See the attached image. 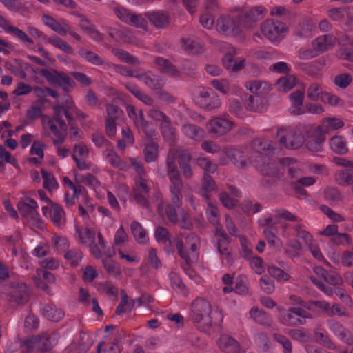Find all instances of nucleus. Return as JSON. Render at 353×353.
<instances>
[{"instance_id":"obj_1","label":"nucleus","mask_w":353,"mask_h":353,"mask_svg":"<svg viewBox=\"0 0 353 353\" xmlns=\"http://www.w3.org/2000/svg\"><path fill=\"white\" fill-rule=\"evenodd\" d=\"M223 152L239 168H243L248 162L263 175L276 176L278 174L276 160L280 150L272 141L258 139L244 148H224Z\"/></svg>"},{"instance_id":"obj_2","label":"nucleus","mask_w":353,"mask_h":353,"mask_svg":"<svg viewBox=\"0 0 353 353\" xmlns=\"http://www.w3.org/2000/svg\"><path fill=\"white\" fill-rule=\"evenodd\" d=\"M54 112L53 117L43 116L42 117V125L46 131H50L54 137L55 144L63 143L67 132V125L63 119L65 115L69 125H72V117L79 115L77 107L74 101L67 99L62 105H54L52 107Z\"/></svg>"},{"instance_id":"obj_3","label":"nucleus","mask_w":353,"mask_h":353,"mask_svg":"<svg viewBox=\"0 0 353 353\" xmlns=\"http://www.w3.org/2000/svg\"><path fill=\"white\" fill-rule=\"evenodd\" d=\"M178 152L174 148L170 150L167 158L168 175L170 180V192L171 194V201L177 208L182 205L183 181L177 169L176 161Z\"/></svg>"},{"instance_id":"obj_4","label":"nucleus","mask_w":353,"mask_h":353,"mask_svg":"<svg viewBox=\"0 0 353 353\" xmlns=\"http://www.w3.org/2000/svg\"><path fill=\"white\" fill-rule=\"evenodd\" d=\"M200 244L199 236L192 232L183 234L181 238L175 240L178 254L187 265H190L197 261Z\"/></svg>"},{"instance_id":"obj_5","label":"nucleus","mask_w":353,"mask_h":353,"mask_svg":"<svg viewBox=\"0 0 353 353\" xmlns=\"http://www.w3.org/2000/svg\"><path fill=\"white\" fill-rule=\"evenodd\" d=\"M212 306L210 303L203 298H197L192 303L189 318L194 323L198 324L199 329L208 332L212 325Z\"/></svg>"},{"instance_id":"obj_6","label":"nucleus","mask_w":353,"mask_h":353,"mask_svg":"<svg viewBox=\"0 0 353 353\" xmlns=\"http://www.w3.org/2000/svg\"><path fill=\"white\" fill-rule=\"evenodd\" d=\"M305 127L281 126L277 130L279 142L285 148L298 149L301 148L305 137L303 134Z\"/></svg>"},{"instance_id":"obj_7","label":"nucleus","mask_w":353,"mask_h":353,"mask_svg":"<svg viewBox=\"0 0 353 353\" xmlns=\"http://www.w3.org/2000/svg\"><path fill=\"white\" fill-rule=\"evenodd\" d=\"M21 216L34 229L43 230L44 223L40 219L38 212V205L35 200L29 197L21 199L17 205Z\"/></svg>"},{"instance_id":"obj_8","label":"nucleus","mask_w":353,"mask_h":353,"mask_svg":"<svg viewBox=\"0 0 353 353\" xmlns=\"http://www.w3.org/2000/svg\"><path fill=\"white\" fill-rule=\"evenodd\" d=\"M262 34L273 43L280 42L286 35L288 28L285 23L267 19L261 25Z\"/></svg>"},{"instance_id":"obj_9","label":"nucleus","mask_w":353,"mask_h":353,"mask_svg":"<svg viewBox=\"0 0 353 353\" xmlns=\"http://www.w3.org/2000/svg\"><path fill=\"white\" fill-rule=\"evenodd\" d=\"M312 312L319 313L323 312L328 316H350V312L339 303H333L332 305L324 300L313 301L312 303L308 305Z\"/></svg>"},{"instance_id":"obj_10","label":"nucleus","mask_w":353,"mask_h":353,"mask_svg":"<svg viewBox=\"0 0 353 353\" xmlns=\"http://www.w3.org/2000/svg\"><path fill=\"white\" fill-rule=\"evenodd\" d=\"M113 11L117 17L123 23L132 26L147 30V21L141 14H136L119 5L113 8Z\"/></svg>"},{"instance_id":"obj_11","label":"nucleus","mask_w":353,"mask_h":353,"mask_svg":"<svg viewBox=\"0 0 353 353\" xmlns=\"http://www.w3.org/2000/svg\"><path fill=\"white\" fill-rule=\"evenodd\" d=\"M34 72L43 76L51 85L61 86L65 91H69L74 84V81L68 76L54 70L42 68L34 70Z\"/></svg>"},{"instance_id":"obj_12","label":"nucleus","mask_w":353,"mask_h":353,"mask_svg":"<svg viewBox=\"0 0 353 353\" xmlns=\"http://www.w3.org/2000/svg\"><path fill=\"white\" fill-rule=\"evenodd\" d=\"M309 310L300 307H292L281 313L283 323L288 325L297 326L306 323L307 319H311L312 315Z\"/></svg>"},{"instance_id":"obj_13","label":"nucleus","mask_w":353,"mask_h":353,"mask_svg":"<svg viewBox=\"0 0 353 353\" xmlns=\"http://www.w3.org/2000/svg\"><path fill=\"white\" fill-rule=\"evenodd\" d=\"M126 111L129 118L132 120L138 130H142L148 138H151L154 134L155 130L152 124L145 120L142 110L137 112L134 105H128Z\"/></svg>"},{"instance_id":"obj_14","label":"nucleus","mask_w":353,"mask_h":353,"mask_svg":"<svg viewBox=\"0 0 353 353\" xmlns=\"http://www.w3.org/2000/svg\"><path fill=\"white\" fill-rule=\"evenodd\" d=\"M195 103L201 108L212 111L218 109L221 104L219 96L206 89H202L199 94L194 97Z\"/></svg>"},{"instance_id":"obj_15","label":"nucleus","mask_w":353,"mask_h":353,"mask_svg":"<svg viewBox=\"0 0 353 353\" xmlns=\"http://www.w3.org/2000/svg\"><path fill=\"white\" fill-rule=\"evenodd\" d=\"M266 12L262 6H256L239 14L237 21L239 24L244 28L252 27V23L261 19Z\"/></svg>"},{"instance_id":"obj_16","label":"nucleus","mask_w":353,"mask_h":353,"mask_svg":"<svg viewBox=\"0 0 353 353\" xmlns=\"http://www.w3.org/2000/svg\"><path fill=\"white\" fill-rule=\"evenodd\" d=\"M234 126L235 123L228 118L216 117L208 121L207 129L210 134L220 137L230 132Z\"/></svg>"},{"instance_id":"obj_17","label":"nucleus","mask_w":353,"mask_h":353,"mask_svg":"<svg viewBox=\"0 0 353 353\" xmlns=\"http://www.w3.org/2000/svg\"><path fill=\"white\" fill-rule=\"evenodd\" d=\"M150 187L148 181L139 175L135 179V184L132 190V200L141 206L147 207L148 201L146 195L150 192Z\"/></svg>"},{"instance_id":"obj_18","label":"nucleus","mask_w":353,"mask_h":353,"mask_svg":"<svg viewBox=\"0 0 353 353\" xmlns=\"http://www.w3.org/2000/svg\"><path fill=\"white\" fill-rule=\"evenodd\" d=\"M306 146L310 151L318 152L321 150V145L325 140V137L320 129L314 128L312 125L305 127Z\"/></svg>"},{"instance_id":"obj_19","label":"nucleus","mask_w":353,"mask_h":353,"mask_svg":"<svg viewBox=\"0 0 353 353\" xmlns=\"http://www.w3.org/2000/svg\"><path fill=\"white\" fill-rule=\"evenodd\" d=\"M223 46L228 50L222 59L223 65L225 68L232 72H237L243 69L245 65V60L240 58L234 59L236 52L231 45L223 43Z\"/></svg>"},{"instance_id":"obj_20","label":"nucleus","mask_w":353,"mask_h":353,"mask_svg":"<svg viewBox=\"0 0 353 353\" xmlns=\"http://www.w3.org/2000/svg\"><path fill=\"white\" fill-rule=\"evenodd\" d=\"M0 28L7 34L16 37L26 46L33 44V40L21 29L11 25L10 22L0 14Z\"/></svg>"},{"instance_id":"obj_21","label":"nucleus","mask_w":353,"mask_h":353,"mask_svg":"<svg viewBox=\"0 0 353 353\" xmlns=\"http://www.w3.org/2000/svg\"><path fill=\"white\" fill-rule=\"evenodd\" d=\"M108 34L119 43H131L137 46L140 44V41L136 37L134 33L128 28H111Z\"/></svg>"},{"instance_id":"obj_22","label":"nucleus","mask_w":353,"mask_h":353,"mask_svg":"<svg viewBox=\"0 0 353 353\" xmlns=\"http://www.w3.org/2000/svg\"><path fill=\"white\" fill-rule=\"evenodd\" d=\"M328 17L334 21L345 22L346 26L353 24V8L344 6L339 8H332L327 10Z\"/></svg>"},{"instance_id":"obj_23","label":"nucleus","mask_w":353,"mask_h":353,"mask_svg":"<svg viewBox=\"0 0 353 353\" xmlns=\"http://www.w3.org/2000/svg\"><path fill=\"white\" fill-rule=\"evenodd\" d=\"M281 219L293 221H296L297 217L288 210H276L274 217L265 214L259 219L258 223L261 226H268L272 223H279Z\"/></svg>"},{"instance_id":"obj_24","label":"nucleus","mask_w":353,"mask_h":353,"mask_svg":"<svg viewBox=\"0 0 353 353\" xmlns=\"http://www.w3.org/2000/svg\"><path fill=\"white\" fill-rule=\"evenodd\" d=\"M42 214L44 216L49 214V217L52 223L58 228H61L65 223V212L63 209L54 203H51L50 208L48 206L42 207Z\"/></svg>"},{"instance_id":"obj_25","label":"nucleus","mask_w":353,"mask_h":353,"mask_svg":"<svg viewBox=\"0 0 353 353\" xmlns=\"http://www.w3.org/2000/svg\"><path fill=\"white\" fill-rule=\"evenodd\" d=\"M144 15L157 28H165L170 24V17L163 10L148 11L145 12Z\"/></svg>"},{"instance_id":"obj_26","label":"nucleus","mask_w":353,"mask_h":353,"mask_svg":"<svg viewBox=\"0 0 353 353\" xmlns=\"http://www.w3.org/2000/svg\"><path fill=\"white\" fill-rule=\"evenodd\" d=\"M214 234L218 237L216 247L219 252L225 256L228 260H230L231 254L229 250L230 243V238L221 227H217L215 229Z\"/></svg>"},{"instance_id":"obj_27","label":"nucleus","mask_w":353,"mask_h":353,"mask_svg":"<svg viewBox=\"0 0 353 353\" xmlns=\"http://www.w3.org/2000/svg\"><path fill=\"white\" fill-rule=\"evenodd\" d=\"M147 87L154 91L161 90L165 85V81L159 76L155 75L151 72H141L139 79Z\"/></svg>"},{"instance_id":"obj_28","label":"nucleus","mask_w":353,"mask_h":353,"mask_svg":"<svg viewBox=\"0 0 353 353\" xmlns=\"http://www.w3.org/2000/svg\"><path fill=\"white\" fill-rule=\"evenodd\" d=\"M50 337L46 334L33 336L25 341L29 349L37 348L41 351H48L52 347Z\"/></svg>"},{"instance_id":"obj_29","label":"nucleus","mask_w":353,"mask_h":353,"mask_svg":"<svg viewBox=\"0 0 353 353\" xmlns=\"http://www.w3.org/2000/svg\"><path fill=\"white\" fill-rule=\"evenodd\" d=\"M304 97L305 93L301 90H296L290 94L289 99L291 103L290 111L291 114L301 115L305 113V110L303 106Z\"/></svg>"},{"instance_id":"obj_30","label":"nucleus","mask_w":353,"mask_h":353,"mask_svg":"<svg viewBox=\"0 0 353 353\" xmlns=\"http://www.w3.org/2000/svg\"><path fill=\"white\" fill-rule=\"evenodd\" d=\"M29 288L26 284H18L9 294V301L21 305L28 301Z\"/></svg>"},{"instance_id":"obj_31","label":"nucleus","mask_w":353,"mask_h":353,"mask_svg":"<svg viewBox=\"0 0 353 353\" xmlns=\"http://www.w3.org/2000/svg\"><path fill=\"white\" fill-rule=\"evenodd\" d=\"M245 88L257 97L266 95L270 90V85L261 80H250L245 83Z\"/></svg>"},{"instance_id":"obj_32","label":"nucleus","mask_w":353,"mask_h":353,"mask_svg":"<svg viewBox=\"0 0 353 353\" xmlns=\"http://www.w3.org/2000/svg\"><path fill=\"white\" fill-rule=\"evenodd\" d=\"M343 121L339 118L325 117L321 120V124L319 126L314 127V128L320 129V132L323 133L325 137L327 133L337 130L343 127Z\"/></svg>"},{"instance_id":"obj_33","label":"nucleus","mask_w":353,"mask_h":353,"mask_svg":"<svg viewBox=\"0 0 353 353\" xmlns=\"http://www.w3.org/2000/svg\"><path fill=\"white\" fill-rule=\"evenodd\" d=\"M336 38L331 34L322 35L312 42V46L319 54L332 48L336 43Z\"/></svg>"},{"instance_id":"obj_34","label":"nucleus","mask_w":353,"mask_h":353,"mask_svg":"<svg viewBox=\"0 0 353 353\" xmlns=\"http://www.w3.org/2000/svg\"><path fill=\"white\" fill-rule=\"evenodd\" d=\"M43 23L52 30L61 36H65L68 32V25L64 20L57 21L52 17L44 14L42 17Z\"/></svg>"},{"instance_id":"obj_35","label":"nucleus","mask_w":353,"mask_h":353,"mask_svg":"<svg viewBox=\"0 0 353 353\" xmlns=\"http://www.w3.org/2000/svg\"><path fill=\"white\" fill-rule=\"evenodd\" d=\"M36 272L37 276L34 279L36 285L43 291L47 292L50 290V287L46 283L43 282L41 279H43L48 283L53 284L56 282V277L54 274L41 268L37 269Z\"/></svg>"},{"instance_id":"obj_36","label":"nucleus","mask_w":353,"mask_h":353,"mask_svg":"<svg viewBox=\"0 0 353 353\" xmlns=\"http://www.w3.org/2000/svg\"><path fill=\"white\" fill-rule=\"evenodd\" d=\"M182 48L188 54H199L203 51V46L201 41L194 37L181 39Z\"/></svg>"},{"instance_id":"obj_37","label":"nucleus","mask_w":353,"mask_h":353,"mask_svg":"<svg viewBox=\"0 0 353 353\" xmlns=\"http://www.w3.org/2000/svg\"><path fill=\"white\" fill-rule=\"evenodd\" d=\"M279 164L282 166H288V173L291 177H298L303 172V164L298 162L293 158H282L279 160Z\"/></svg>"},{"instance_id":"obj_38","label":"nucleus","mask_w":353,"mask_h":353,"mask_svg":"<svg viewBox=\"0 0 353 353\" xmlns=\"http://www.w3.org/2000/svg\"><path fill=\"white\" fill-rule=\"evenodd\" d=\"M219 348L226 353H234L240 350L239 343L228 335L223 334L218 342Z\"/></svg>"},{"instance_id":"obj_39","label":"nucleus","mask_w":353,"mask_h":353,"mask_svg":"<svg viewBox=\"0 0 353 353\" xmlns=\"http://www.w3.org/2000/svg\"><path fill=\"white\" fill-rule=\"evenodd\" d=\"M211 85L220 92L225 94L228 93H232L238 94L239 88L236 84H230L228 80L225 79H214L211 81Z\"/></svg>"},{"instance_id":"obj_40","label":"nucleus","mask_w":353,"mask_h":353,"mask_svg":"<svg viewBox=\"0 0 353 353\" xmlns=\"http://www.w3.org/2000/svg\"><path fill=\"white\" fill-rule=\"evenodd\" d=\"M104 156L106 161L115 168L121 170H126L129 165L127 163L122 161L117 154L112 149H107L104 152Z\"/></svg>"},{"instance_id":"obj_41","label":"nucleus","mask_w":353,"mask_h":353,"mask_svg":"<svg viewBox=\"0 0 353 353\" xmlns=\"http://www.w3.org/2000/svg\"><path fill=\"white\" fill-rule=\"evenodd\" d=\"M216 29L223 34H236L238 30L233 19L228 17H221L217 21Z\"/></svg>"},{"instance_id":"obj_42","label":"nucleus","mask_w":353,"mask_h":353,"mask_svg":"<svg viewBox=\"0 0 353 353\" xmlns=\"http://www.w3.org/2000/svg\"><path fill=\"white\" fill-rule=\"evenodd\" d=\"M43 316L47 319L57 322L64 316V312L54 305H45L41 309Z\"/></svg>"},{"instance_id":"obj_43","label":"nucleus","mask_w":353,"mask_h":353,"mask_svg":"<svg viewBox=\"0 0 353 353\" xmlns=\"http://www.w3.org/2000/svg\"><path fill=\"white\" fill-rule=\"evenodd\" d=\"M191 159L192 156L187 150L181 151L179 157V163L184 176L186 178H190L192 176V168L190 164Z\"/></svg>"},{"instance_id":"obj_44","label":"nucleus","mask_w":353,"mask_h":353,"mask_svg":"<svg viewBox=\"0 0 353 353\" xmlns=\"http://www.w3.org/2000/svg\"><path fill=\"white\" fill-rule=\"evenodd\" d=\"M329 144L332 150L335 153L344 154L348 151L347 143L343 137L336 135L332 137L329 141Z\"/></svg>"},{"instance_id":"obj_45","label":"nucleus","mask_w":353,"mask_h":353,"mask_svg":"<svg viewBox=\"0 0 353 353\" xmlns=\"http://www.w3.org/2000/svg\"><path fill=\"white\" fill-rule=\"evenodd\" d=\"M216 189V185L212 177L208 174H205L203 177L202 189L200 192L201 196L209 201V193Z\"/></svg>"},{"instance_id":"obj_46","label":"nucleus","mask_w":353,"mask_h":353,"mask_svg":"<svg viewBox=\"0 0 353 353\" xmlns=\"http://www.w3.org/2000/svg\"><path fill=\"white\" fill-rule=\"evenodd\" d=\"M336 180L343 185H350L353 191V170L345 169L339 170L335 174Z\"/></svg>"},{"instance_id":"obj_47","label":"nucleus","mask_w":353,"mask_h":353,"mask_svg":"<svg viewBox=\"0 0 353 353\" xmlns=\"http://www.w3.org/2000/svg\"><path fill=\"white\" fill-rule=\"evenodd\" d=\"M130 228L134 239L139 243H145L148 241L147 232L139 222H132Z\"/></svg>"},{"instance_id":"obj_48","label":"nucleus","mask_w":353,"mask_h":353,"mask_svg":"<svg viewBox=\"0 0 353 353\" xmlns=\"http://www.w3.org/2000/svg\"><path fill=\"white\" fill-rule=\"evenodd\" d=\"M76 232L78 234L80 242L85 245H90L94 242L96 232L88 228L81 229L76 228Z\"/></svg>"},{"instance_id":"obj_49","label":"nucleus","mask_w":353,"mask_h":353,"mask_svg":"<svg viewBox=\"0 0 353 353\" xmlns=\"http://www.w3.org/2000/svg\"><path fill=\"white\" fill-rule=\"evenodd\" d=\"M135 305V300H129L126 293L123 291L121 292V300L116 310V314L129 313Z\"/></svg>"},{"instance_id":"obj_50","label":"nucleus","mask_w":353,"mask_h":353,"mask_svg":"<svg viewBox=\"0 0 353 353\" xmlns=\"http://www.w3.org/2000/svg\"><path fill=\"white\" fill-rule=\"evenodd\" d=\"M79 57L94 65H101L103 63V59L92 51L81 48L78 51Z\"/></svg>"},{"instance_id":"obj_51","label":"nucleus","mask_w":353,"mask_h":353,"mask_svg":"<svg viewBox=\"0 0 353 353\" xmlns=\"http://www.w3.org/2000/svg\"><path fill=\"white\" fill-rule=\"evenodd\" d=\"M154 61L161 71L168 73L173 77L178 76L179 74V72L167 59L158 57L155 59Z\"/></svg>"},{"instance_id":"obj_52","label":"nucleus","mask_w":353,"mask_h":353,"mask_svg":"<svg viewBox=\"0 0 353 353\" xmlns=\"http://www.w3.org/2000/svg\"><path fill=\"white\" fill-rule=\"evenodd\" d=\"M315 28V25L311 19H305L297 26L296 34L300 37H310Z\"/></svg>"},{"instance_id":"obj_53","label":"nucleus","mask_w":353,"mask_h":353,"mask_svg":"<svg viewBox=\"0 0 353 353\" xmlns=\"http://www.w3.org/2000/svg\"><path fill=\"white\" fill-rule=\"evenodd\" d=\"M296 85V78L293 75H289L277 80L276 86L279 91L288 92Z\"/></svg>"},{"instance_id":"obj_54","label":"nucleus","mask_w":353,"mask_h":353,"mask_svg":"<svg viewBox=\"0 0 353 353\" xmlns=\"http://www.w3.org/2000/svg\"><path fill=\"white\" fill-rule=\"evenodd\" d=\"M205 214L208 220L215 227V229L217 227H221L219 224V210L216 205H213L211 202H208Z\"/></svg>"},{"instance_id":"obj_55","label":"nucleus","mask_w":353,"mask_h":353,"mask_svg":"<svg viewBox=\"0 0 353 353\" xmlns=\"http://www.w3.org/2000/svg\"><path fill=\"white\" fill-rule=\"evenodd\" d=\"M161 130L165 140L170 145L173 144L176 140V131L175 129L170 125L169 119L165 123H161Z\"/></svg>"},{"instance_id":"obj_56","label":"nucleus","mask_w":353,"mask_h":353,"mask_svg":"<svg viewBox=\"0 0 353 353\" xmlns=\"http://www.w3.org/2000/svg\"><path fill=\"white\" fill-rule=\"evenodd\" d=\"M183 132L188 137L199 140L203 137L205 132L201 128L193 125H185L182 128Z\"/></svg>"},{"instance_id":"obj_57","label":"nucleus","mask_w":353,"mask_h":353,"mask_svg":"<svg viewBox=\"0 0 353 353\" xmlns=\"http://www.w3.org/2000/svg\"><path fill=\"white\" fill-rule=\"evenodd\" d=\"M314 336L319 343L324 347L330 349L335 350L336 347L333 341L330 339L326 332L323 331L321 329H316L314 331Z\"/></svg>"},{"instance_id":"obj_58","label":"nucleus","mask_w":353,"mask_h":353,"mask_svg":"<svg viewBox=\"0 0 353 353\" xmlns=\"http://www.w3.org/2000/svg\"><path fill=\"white\" fill-rule=\"evenodd\" d=\"M159 153L158 145L151 141L145 145L144 156L147 162L150 163L154 161Z\"/></svg>"},{"instance_id":"obj_59","label":"nucleus","mask_w":353,"mask_h":353,"mask_svg":"<svg viewBox=\"0 0 353 353\" xmlns=\"http://www.w3.org/2000/svg\"><path fill=\"white\" fill-rule=\"evenodd\" d=\"M243 102L248 110L256 112L258 111L260 108L261 99V97L255 98L253 95L249 94H245L243 99Z\"/></svg>"},{"instance_id":"obj_60","label":"nucleus","mask_w":353,"mask_h":353,"mask_svg":"<svg viewBox=\"0 0 353 353\" xmlns=\"http://www.w3.org/2000/svg\"><path fill=\"white\" fill-rule=\"evenodd\" d=\"M112 53L123 62L134 65H139L140 63L139 59L137 57L132 56L125 50L118 48H113Z\"/></svg>"},{"instance_id":"obj_61","label":"nucleus","mask_w":353,"mask_h":353,"mask_svg":"<svg viewBox=\"0 0 353 353\" xmlns=\"http://www.w3.org/2000/svg\"><path fill=\"white\" fill-rule=\"evenodd\" d=\"M268 272L272 277L279 282H286L290 278V276L288 272L274 265L269 266L268 268Z\"/></svg>"},{"instance_id":"obj_62","label":"nucleus","mask_w":353,"mask_h":353,"mask_svg":"<svg viewBox=\"0 0 353 353\" xmlns=\"http://www.w3.org/2000/svg\"><path fill=\"white\" fill-rule=\"evenodd\" d=\"M41 174L43 179V187L49 192L57 189L59 184L52 173L48 172L43 169L41 170Z\"/></svg>"},{"instance_id":"obj_63","label":"nucleus","mask_w":353,"mask_h":353,"mask_svg":"<svg viewBox=\"0 0 353 353\" xmlns=\"http://www.w3.org/2000/svg\"><path fill=\"white\" fill-rule=\"evenodd\" d=\"M240 208L243 213L248 215L259 212L262 209V206L259 203H253L250 200L243 201L241 203Z\"/></svg>"},{"instance_id":"obj_64","label":"nucleus","mask_w":353,"mask_h":353,"mask_svg":"<svg viewBox=\"0 0 353 353\" xmlns=\"http://www.w3.org/2000/svg\"><path fill=\"white\" fill-rule=\"evenodd\" d=\"M106 112L108 117L107 120L112 121H118L124 117V113L117 105L114 104H108L106 106Z\"/></svg>"}]
</instances>
